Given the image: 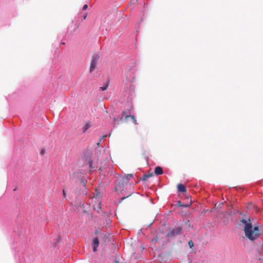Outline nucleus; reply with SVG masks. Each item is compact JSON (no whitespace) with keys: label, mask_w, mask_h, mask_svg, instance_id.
Listing matches in <instances>:
<instances>
[{"label":"nucleus","mask_w":263,"mask_h":263,"mask_svg":"<svg viewBox=\"0 0 263 263\" xmlns=\"http://www.w3.org/2000/svg\"><path fill=\"white\" fill-rule=\"evenodd\" d=\"M108 87V84H106L105 86H102V87H100V89L102 90V91H104L105 90H106Z\"/></svg>","instance_id":"15"},{"label":"nucleus","mask_w":263,"mask_h":263,"mask_svg":"<svg viewBox=\"0 0 263 263\" xmlns=\"http://www.w3.org/2000/svg\"><path fill=\"white\" fill-rule=\"evenodd\" d=\"M163 170L162 168L160 166H157L155 167V173L157 175H161L163 174Z\"/></svg>","instance_id":"9"},{"label":"nucleus","mask_w":263,"mask_h":263,"mask_svg":"<svg viewBox=\"0 0 263 263\" xmlns=\"http://www.w3.org/2000/svg\"><path fill=\"white\" fill-rule=\"evenodd\" d=\"M130 110H128L127 111H122V116L125 117V119H127L129 118L130 115Z\"/></svg>","instance_id":"10"},{"label":"nucleus","mask_w":263,"mask_h":263,"mask_svg":"<svg viewBox=\"0 0 263 263\" xmlns=\"http://www.w3.org/2000/svg\"><path fill=\"white\" fill-rule=\"evenodd\" d=\"M114 121H115V120H116V118H115V117L114 118Z\"/></svg>","instance_id":"24"},{"label":"nucleus","mask_w":263,"mask_h":263,"mask_svg":"<svg viewBox=\"0 0 263 263\" xmlns=\"http://www.w3.org/2000/svg\"><path fill=\"white\" fill-rule=\"evenodd\" d=\"M116 263H118V262H116Z\"/></svg>","instance_id":"25"},{"label":"nucleus","mask_w":263,"mask_h":263,"mask_svg":"<svg viewBox=\"0 0 263 263\" xmlns=\"http://www.w3.org/2000/svg\"><path fill=\"white\" fill-rule=\"evenodd\" d=\"M243 224V231L246 237L251 240H254L259 237L262 233L261 226L257 224L253 226L249 218H242L240 221Z\"/></svg>","instance_id":"1"},{"label":"nucleus","mask_w":263,"mask_h":263,"mask_svg":"<svg viewBox=\"0 0 263 263\" xmlns=\"http://www.w3.org/2000/svg\"><path fill=\"white\" fill-rule=\"evenodd\" d=\"M101 202H98L97 204V205H93V209L94 210H97V211H99V210L101 209Z\"/></svg>","instance_id":"12"},{"label":"nucleus","mask_w":263,"mask_h":263,"mask_svg":"<svg viewBox=\"0 0 263 263\" xmlns=\"http://www.w3.org/2000/svg\"><path fill=\"white\" fill-rule=\"evenodd\" d=\"M192 204V201L190 200L189 202H187L186 203H184L181 202L180 201H177V205L178 206H181V207H188L190 206Z\"/></svg>","instance_id":"5"},{"label":"nucleus","mask_w":263,"mask_h":263,"mask_svg":"<svg viewBox=\"0 0 263 263\" xmlns=\"http://www.w3.org/2000/svg\"><path fill=\"white\" fill-rule=\"evenodd\" d=\"M130 195V194H129V195H127V196H126V197H123V198H122V199H125V198H126L128 197V196H129Z\"/></svg>","instance_id":"21"},{"label":"nucleus","mask_w":263,"mask_h":263,"mask_svg":"<svg viewBox=\"0 0 263 263\" xmlns=\"http://www.w3.org/2000/svg\"><path fill=\"white\" fill-rule=\"evenodd\" d=\"M158 238L157 237H156V238L153 239L152 240H158Z\"/></svg>","instance_id":"23"},{"label":"nucleus","mask_w":263,"mask_h":263,"mask_svg":"<svg viewBox=\"0 0 263 263\" xmlns=\"http://www.w3.org/2000/svg\"><path fill=\"white\" fill-rule=\"evenodd\" d=\"M182 231V228L181 226L172 227L166 231V235L168 237H175L180 235Z\"/></svg>","instance_id":"3"},{"label":"nucleus","mask_w":263,"mask_h":263,"mask_svg":"<svg viewBox=\"0 0 263 263\" xmlns=\"http://www.w3.org/2000/svg\"><path fill=\"white\" fill-rule=\"evenodd\" d=\"M86 16H87V15L85 14L84 16V17H83V19L85 20L86 18Z\"/></svg>","instance_id":"22"},{"label":"nucleus","mask_w":263,"mask_h":263,"mask_svg":"<svg viewBox=\"0 0 263 263\" xmlns=\"http://www.w3.org/2000/svg\"><path fill=\"white\" fill-rule=\"evenodd\" d=\"M91 126L90 121H87L83 127V133H85Z\"/></svg>","instance_id":"6"},{"label":"nucleus","mask_w":263,"mask_h":263,"mask_svg":"<svg viewBox=\"0 0 263 263\" xmlns=\"http://www.w3.org/2000/svg\"><path fill=\"white\" fill-rule=\"evenodd\" d=\"M129 118H130L132 119L133 122L134 124H137L136 118L134 116L130 115Z\"/></svg>","instance_id":"13"},{"label":"nucleus","mask_w":263,"mask_h":263,"mask_svg":"<svg viewBox=\"0 0 263 263\" xmlns=\"http://www.w3.org/2000/svg\"><path fill=\"white\" fill-rule=\"evenodd\" d=\"M45 154V150L44 149H42L40 152V154L41 155H44Z\"/></svg>","instance_id":"17"},{"label":"nucleus","mask_w":263,"mask_h":263,"mask_svg":"<svg viewBox=\"0 0 263 263\" xmlns=\"http://www.w3.org/2000/svg\"><path fill=\"white\" fill-rule=\"evenodd\" d=\"M133 177L132 174H128L127 176L120 177L118 180V183L115 186V190L116 192L122 193L124 189H127L128 186V180L130 178ZM130 187H132L131 184L129 185Z\"/></svg>","instance_id":"2"},{"label":"nucleus","mask_w":263,"mask_h":263,"mask_svg":"<svg viewBox=\"0 0 263 263\" xmlns=\"http://www.w3.org/2000/svg\"><path fill=\"white\" fill-rule=\"evenodd\" d=\"M87 8H88V6H87V5H86H86H84L83 6V10H86Z\"/></svg>","instance_id":"16"},{"label":"nucleus","mask_w":263,"mask_h":263,"mask_svg":"<svg viewBox=\"0 0 263 263\" xmlns=\"http://www.w3.org/2000/svg\"><path fill=\"white\" fill-rule=\"evenodd\" d=\"M152 176H153L152 174H144L143 176L142 180L144 181H146L147 180L148 178H149V177H151Z\"/></svg>","instance_id":"11"},{"label":"nucleus","mask_w":263,"mask_h":263,"mask_svg":"<svg viewBox=\"0 0 263 263\" xmlns=\"http://www.w3.org/2000/svg\"><path fill=\"white\" fill-rule=\"evenodd\" d=\"M177 189L179 192L181 193H185L186 192V189L185 186L182 184H178L177 185Z\"/></svg>","instance_id":"8"},{"label":"nucleus","mask_w":263,"mask_h":263,"mask_svg":"<svg viewBox=\"0 0 263 263\" xmlns=\"http://www.w3.org/2000/svg\"><path fill=\"white\" fill-rule=\"evenodd\" d=\"M99 241L98 238H96L93 239L92 242L93 250L94 252L96 251V248L99 246Z\"/></svg>","instance_id":"7"},{"label":"nucleus","mask_w":263,"mask_h":263,"mask_svg":"<svg viewBox=\"0 0 263 263\" xmlns=\"http://www.w3.org/2000/svg\"><path fill=\"white\" fill-rule=\"evenodd\" d=\"M63 194L64 198H66V194L64 190H63Z\"/></svg>","instance_id":"18"},{"label":"nucleus","mask_w":263,"mask_h":263,"mask_svg":"<svg viewBox=\"0 0 263 263\" xmlns=\"http://www.w3.org/2000/svg\"><path fill=\"white\" fill-rule=\"evenodd\" d=\"M106 137V135H104V136H103L102 137V139H105Z\"/></svg>","instance_id":"20"},{"label":"nucleus","mask_w":263,"mask_h":263,"mask_svg":"<svg viewBox=\"0 0 263 263\" xmlns=\"http://www.w3.org/2000/svg\"><path fill=\"white\" fill-rule=\"evenodd\" d=\"M99 57L98 55H95L91 60L90 66V72H92L94 71L96 68L99 60Z\"/></svg>","instance_id":"4"},{"label":"nucleus","mask_w":263,"mask_h":263,"mask_svg":"<svg viewBox=\"0 0 263 263\" xmlns=\"http://www.w3.org/2000/svg\"><path fill=\"white\" fill-rule=\"evenodd\" d=\"M188 244L190 248H192L194 246V243L192 240H190L188 242Z\"/></svg>","instance_id":"14"},{"label":"nucleus","mask_w":263,"mask_h":263,"mask_svg":"<svg viewBox=\"0 0 263 263\" xmlns=\"http://www.w3.org/2000/svg\"><path fill=\"white\" fill-rule=\"evenodd\" d=\"M81 181L82 183L83 184V185L85 186V184L84 180L83 179H82Z\"/></svg>","instance_id":"19"}]
</instances>
